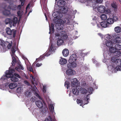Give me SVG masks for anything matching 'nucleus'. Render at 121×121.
I'll return each mask as SVG.
<instances>
[{
    "label": "nucleus",
    "mask_w": 121,
    "mask_h": 121,
    "mask_svg": "<svg viewBox=\"0 0 121 121\" xmlns=\"http://www.w3.org/2000/svg\"><path fill=\"white\" fill-rule=\"evenodd\" d=\"M14 69H10L9 68V70H7L5 72V75H4L1 78V79L3 81L7 80V78H10L12 81L13 82H17L18 80V78H20L21 77L18 74L14 73V75L13 73L15 72Z\"/></svg>",
    "instance_id": "nucleus-1"
},
{
    "label": "nucleus",
    "mask_w": 121,
    "mask_h": 121,
    "mask_svg": "<svg viewBox=\"0 0 121 121\" xmlns=\"http://www.w3.org/2000/svg\"><path fill=\"white\" fill-rule=\"evenodd\" d=\"M53 17L56 19H54L53 20V22L56 24H57L58 23H59L58 22V20L60 19L62 16V13H60L58 12H54L52 14Z\"/></svg>",
    "instance_id": "nucleus-2"
},
{
    "label": "nucleus",
    "mask_w": 121,
    "mask_h": 121,
    "mask_svg": "<svg viewBox=\"0 0 121 121\" xmlns=\"http://www.w3.org/2000/svg\"><path fill=\"white\" fill-rule=\"evenodd\" d=\"M5 30L6 33L8 35H12L13 37H15L16 32V30L14 29L11 30L9 27H7L6 28Z\"/></svg>",
    "instance_id": "nucleus-3"
},
{
    "label": "nucleus",
    "mask_w": 121,
    "mask_h": 121,
    "mask_svg": "<svg viewBox=\"0 0 121 121\" xmlns=\"http://www.w3.org/2000/svg\"><path fill=\"white\" fill-rule=\"evenodd\" d=\"M56 37H58L60 38V37L61 39H66L68 38V36L66 33L64 31H61L60 34L58 33H56L55 34Z\"/></svg>",
    "instance_id": "nucleus-4"
},
{
    "label": "nucleus",
    "mask_w": 121,
    "mask_h": 121,
    "mask_svg": "<svg viewBox=\"0 0 121 121\" xmlns=\"http://www.w3.org/2000/svg\"><path fill=\"white\" fill-rule=\"evenodd\" d=\"M111 60L117 65H121V59H117L112 57L111 58Z\"/></svg>",
    "instance_id": "nucleus-5"
},
{
    "label": "nucleus",
    "mask_w": 121,
    "mask_h": 121,
    "mask_svg": "<svg viewBox=\"0 0 121 121\" xmlns=\"http://www.w3.org/2000/svg\"><path fill=\"white\" fill-rule=\"evenodd\" d=\"M78 58V57H77L76 54H73L71 55L69 58V62H75V61L77 60Z\"/></svg>",
    "instance_id": "nucleus-6"
},
{
    "label": "nucleus",
    "mask_w": 121,
    "mask_h": 121,
    "mask_svg": "<svg viewBox=\"0 0 121 121\" xmlns=\"http://www.w3.org/2000/svg\"><path fill=\"white\" fill-rule=\"evenodd\" d=\"M71 85L73 87H76L78 85V81L77 79L76 78H74L71 79Z\"/></svg>",
    "instance_id": "nucleus-7"
},
{
    "label": "nucleus",
    "mask_w": 121,
    "mask_h": 121,
    "mask_svg": "<svg viewBox=\"0 0 121 121\" xmlns=\"http://www.w3.org/2000/svg\"><path fill=\"white\" fill-rule=\"evenodd\" d=\"M75 71L72 69H68L66 71V74L69 76H70L74 75L75 73Z\"/></svg>",
    "instance_id": "nucleus-8"
},
{
    "label": "nucleus",
    "mask_w": 121,
    "mask_h": 121,
    "mask_svg": "<svg viewBox=\"0 0 121 121\" xmlns=\"http://www.w3.org/2000/svg\"><path fill=\"white\" fill-rule=\"evenodd\" d=\"M67 65V67L68 68L73 69L77 66V64L76 62H69Z\"/></svg>",
    "instance_id": "nucleus-9"
},
{
    "label": "nucleus",
    "mask_w": 121,
    "mask_h": 121,
    "mask_svg": "<svg viewBox=\"0 0 121 121\" xmlns=\"http://www.w3.org/2000/svg\"><path fill=\"white\" fill-rule=\"evenodd\" d=\"M97 9L98 11L101 13L105 12L106 9L105 7L103 5H100L99 6Z\"/></svg>",
    "instance_id": "nucleus-10"
},
{
    "label": "nucleus",
    "mask_w": 121,
    "mask_h": 121,
    "mask_svg": "<svg viewBox=\"0 0 121 121\" xmlns=\"http://www.w3.org/2000/svg\"><path fill=\"white\" fill-rule=\"evenodd\" d=\"M66 2L63 0H59L57 2V6L59 7H63L65 4Z\"/></svg>",
    "instance_id": "nucleus-11"
},
{
    "label": "nucleus",
    "mask_w": 121,
    "mask_h": 121,
    "mask_svg": "<svg viewBox=\"0 0 121 121\" xmlns=\"http://www.w3.org/2000/svg\"><path fill=\"white\" fill-rule=\"evenodd\" d=\"M112 40L114 44L116 43H120L121 42V38L119 36L115 39H112Z\"/></svg>",
    "instance_id": "nucleus-12"
},
{
    "label": "nucleus",
    "mask_w": 121,
    "mask_h": 121,
    "mask_svg": "<svg viewBox=\"0 0 121 121\" xmlns=\"http://www.w3.org/2000/svg\"><path fill=\"white\" fill-rule=\"evenodd\" d=\"M112 41L109 40L106 41V46L110 48L113 45V41L112 39Z\"/></svg>",
    "instance_id": "nucleus-13"
},
{
    "label": "nucleus",
    "mask_w": 121,
    "mask_h": 121,
    "mask_svg": "<svg viewBox=\"0 0 121 121\" xmlns=\"http://www.w3.org/2000/svg\"><path fill=\"white\" fill-rule=\"evenodd\" d=\"M35 103L37 106L39 108H41L43 107V104L41 101L38 100L36 101Z\"/></svg>",
    "instance_id": "nucleus-14"
},
{
    "label": "nucleus",
    "mask_w": 121,
    "mask_h": 121,
    "mask_svg": "<svg viewBox=\"0 0 121 121\" xmlns=\"http://www.w3.org/2000/svg\"><path fill=\"white\" fill-rule=\"evenodd\" d=\"M59 62V63L60 64L64 65L66 63L67 60L65 59L60 57Z\"/></svg>",
    "instance_id": "nucleus-15"
},
{
    "label": "nucleus",
    "mask_w": 121,
    "mask_h": 121,
    "mask_svg": "<svg viewBox=\"0 0 121 121\" xmlns=\"http://www.w3.org/2000/svg\"><path fill=\"white\" fill-rule=\"evenodd\" d=\"M108 22L106 21H104L101 22V25L102 27L106 28L109 27L108 25Z\"/></svg>",
    "instance_id": "nucleus-16"
},
{
    "label": "nucleus",
    "mask_w": 121,
    "mask_h": 121,
    "mask_svg": "<svg viewBox=\"0 0 121 121\" xmlns=\"http://www.w3.org/2000/svg\"><path fill=\"white\" fill-rule=\"evenodd\" d=\"M106 21L108 22V25L109 26H110V25L113 24L114 22L113 18L110 17Z\"/></svg>",
    "instance_id": "nucleus-17"
},
{
    "label": "nucleus",
    "mask_w": 121,
    "mask_h": 121,
    "mask_svg": "<svg viewBox=\"0 0 121 121\" xmlns=\"http://www.w3.org/2000/svg\"><path fill=\"white\" fill-rule=\"evenodd\" d=\"M58 39L57 41V44L58 45H62L64 42L63 40H65L66 39H61V38H58Z\"/></svg>",
    "instance_id": "nucleus-18"
},
{
    "label": "nucleus",
    "mask_w": 121,
    "mask_h": 121,
    "mask_svg": "<svg viewBox=\"0 0 121 121\" xmlns=\"http://www.w3.org/2000/svg\"><path fill=\"white\" fill-rule=\"evenodd\" d=\"M69 51L67 49H65L62 51V53L64 56H67L69 54Z\"/></svg>",
    "instance_id": "nucleus-19"
},
{
    "label": "nucleus",
    "mask_w": 121,
    "mask_h": 121,
    "mask_svg": "<svg viewBox=\"0 0 121 121\" xmlns=\"http://www.w3.org/2000/svg\"><path fill=\"white\" fill-rule=\"evenodd\" d=\"M114 55L113 57L117 59L118 57H119L121 56V52L120 51H116L115 53H114Z\"/></svg>",
    "instance_id": "nucleus-20"
},
{
    "label": "nucleus",
    "mask_w": 121,
    "mask_h": 121,
    "mask_svg": "<svg viewBox=\"0 0 121 121\" xmlns=\"http://www.w3.org/2000/svg\"><path fill=\"white\" fill-rule=\"evenodd\" d=\"M56 26L57 29L59 30H62L64 27L63 25L60 23H58L57 24H56Z\"/></svg>",
    "instance_id": "nucleus-21"
},
{
    "label": "nucleus",
    "mask_w": 121,
    "mask_h": 121,
    "mask_svg": "<svg viewBox=\"0 0 121 121\" xmlns=\"http://www.w3.org/2000/svg\"><path fill=\"white\" fill-rule=\"evenodd\" d=\"M73 93L74 95H78L79 94V92L78 90L76 88H74L72 89Z\"/></svg>",
    "instance_id": "nucleus-22"
},
{
    "label": "nucleus",
    "mask_w": 121,
    "mask_h": 121,
    "mask_svg": "<svg viewBox=\"0 0 121 121\" xmlns=\"http://www.w3.org/2000/svg\"><path fill=\"white\" fill-rule=\"evenodd\" d=\"M114 30L117 33H120L121 32V28L119 26L116 27L114 28Z\"/></svg>",
    "instance_id": "nucleus-23"
},
{
    "label": "nucleus",
    "mask_w": 121,
    "mask_h": 121,
    "mask_svg": "<svg viewBox=\"0 0 121 121\" xmlns=\"http://www.w3.org/2000/svg\"><path fill=\"white\" fill-rule=\"evenodd\" d=\"M61 8L60 9V13H62L64 14H65L67 13L68 11L67 9L65 7H61Z\"/></svg>",
    "instance_id": "nucleus-24"
},
{
    "label": "nucleus",
    "mask_w": 121,
    "mask_h": 121,
    "mask_svg": "<svg viewBox=\"0 0 121 121\" xmlns=\"http://www.w3.org/2000/svg\"><path fill=\"white\" fill-rule=\"evenodd\" d=\"M2 13L3 15L6 16H9L11 14L10 11L6 10L3 11Z\"/></svg>",
    "instance_id": "nucleus-25"
},
{
    "label": "nucleus",
    "mask_w": 121,
    "mask_h": 121,
    "mask_svg": "<svg viewBox=\"0 0 121 121\" xmlns=\"http://www.w3.org/2000/svg\"><path fill=\"white\" fill-rule=\"evenodd\" d=\"M49 34H51L52 31V33H54V25L52 23L51 24V27L50 26H49Z\"/></svg>",
    "instance_id": "nucleus-26"
},
{
    "label": "nucleus",
    "mask_w": 121,
    "mask_h": 121,
    "mask_svg": "<svg viewBox=\"0 0 121 121\" xmlns=\"http://www.w3.org/2000/svg\"><path fill=\"white\" fill-rule=\"evenodd\" d=\"M17 86V84L15 83H10L9 85V88L12 89H13Z\"/></svg>",
    "instance_id": "nucleus-27"
},
{
    "label": "nucleus",
    "mask_w": 121,
    "mask_h": 121,
    "mask_svg": "<svg viewBox=\"0 0 121 121\" xmlns=\"http://www.w3.org/2000/svg\"><path fill=\"white\" fill-rule=\"evenodd\" d=\"M70 20L69 18H65L64 21V22L67 25H70Z\"/></svg>",
    "instance_id": "nucleus-28"
},
{
    "label": "nucleus",
    "mask_w": 121,
    "mask_h": 121,
    "mask_svg": "<svg viewBox=\"0 0 121 121\" xmlns=\"http://www.w3.org/2000/svg\"><path fill=\"white\" fill-rule=\"evenodd\" d=\"M15 69L17 71H19V70L20 69L22 70H23L24 69V68L21 64H19L18 66L16 67Z\"/></svg>",
    "instance_id": "nucleus-29"
},
{
    "label": "nucleus",
    "mask_w": 121,
    "mask_h": 121,
    "mask_svg": "<svg viewBox=\"0 0 121 121\" xmlns=\"http://www.w3.org/2000/svg\"><path fill=\"white\" fill-rule=\"evenodd\" d=\"M109 51L110 52L114 53L116 51V50L115 47L112 46L109 48Z\"/></svg>",
    "instance_id": "nucleus-30"
},
{
    "label": "nucleus",
    "mask_w": 121,
    "mask_h": 121,
    "mask_svg": "<svg viewBox=\"0 0 121 121\" xmlns=\"http://www.w3.org/2000/svg\"><path fill=\"white\" fill-rule=\"evenodd\" d=\"M115 48L116 51L120 50L121 49V45L117 44L115 46Z\"/></svg>",
    "instance_id": "nucleus-31"
},
{
    "label": "nucleus",
    "mask_w": 121,
    "mask_h": 121,
    "mask_svg": "<svg viewBox=\"0 0 121 121\" xmlns=\"http://www.w3.org/2000/svg\"><path fill=\"white\" fill-rule=\"evenodd\" d=\"M17 18L16 17H14L12 20L13 24H16L17 23Z\"/></svg>",
    "instance_id": "nucleus-32"
},
{
    "label": "nucleus",
    "mask_w": 121,
    "mask_h": 121,
    "mask_svg": "<svg viewBox=\"0 0 121 121\" xmlns=\"http://www.w3.org/2000/svg\"><path fill=\"white\" fill-rule=\"evenodd\" d=\"M49 109L51 112H53L54 111V107L53 105L51 104L49 106Z\"/></svg>",
    "instance_id": "nucleus-33"
},
{
    "label": "nucleus",
    "mask_w": 121,
    "mask_h": 121,
    "mask_svg": "<svg viewBox=\"0 0 121 121\" xmlns=\"http://www.w3.org/2000/svg\"><path fill=\"white\" fill-rule=\"evenodd\" d=\"M100 17L101 19L103 20H106L107 18L106 15L104 14H102L101 16Z\"/></svg>",
    "instance_id": "nucleus-34"
},
{
    "label": "nucleus",
    "mask_w": 121,
    "mask_h": 121,
    "mask_svg": "<svg viewBox=\"0 0 121 121\" xmlns=\"http://www.w3.org/2000/svg\"><path fill=\"white\" fill-rule=\"evenodd\" d=\"M11 51L13 55H14L16 51V47H13L11 48Z\"/></svg>",
    "instance_id": "nucleus-35"
},
{
    "label": "nucleus",
    "mask_w": 121,
    "mask_h": 121,
    "mask_svg": "<svg viewBox=\"0 0 121 121\" xmlns=\"http://www.w3.org/2000/svg\"><path fill=\"white\" fill-rule=\"evenodd\" d=\"M87 92V91L86 89L85 88H82L81 90V93L82 94H86Z\"/></svg>",
    "instance_id": "nucleus-36"
},
{
    "label": "nucleus",
    "mask_w": 121,
    "mask_h": 121,
    "mask_svg": "<svg viewBox=\"0 0 121 121\" xmlns=\"http://www.w3.org/2000/svg\"><path fill=\"white\" fill-rule=\"evenodd\" d=\"M16 61L15 58L13 57V60L12 63V66H14L15 65V64L16 63Z\"/></svg>",
    "instance_id": "nucleus-37"
},
{
    "label": "nucleus",
    "mask_w": 121,
    "mask_h": 121,
    "mask_svg": "<svg viewBox=\"0 0 121 121\" xmlns=\"http://www.w3.org/2000/svg\"><path fill=\"white\" fill-rule=\"evenodd\" d=\"M77 102L78 104H80V105H82L83 104V101L81 99H77Z\"/></svg>",
    "instance_id": "nucleus-38"
},
{
    "label": "nucleus",
    "mask_w": 121,
    "mask_h": 121,
    "mask_svg": "<svg viewBox=\"0 0 121 121\" xmlns=\"http://www.w3.org/2000/svg\"><path fill=\"white\" fill-rule=\"evenodd\" d=\"M52 121V117L50 116H49L48 118H45L44 121Z\"/></svg>",
    "instance_id": "nucleus-39"
},
{
    "label": "nucleus",
    "mask_w": 121,
    "mask_h": 121,
    "mask_svg": "<svg viewBox=\"0 0 121 121\" xmlns=\"http://www.w3.org/2000/svg\"><path fill=\"white\" fill-rule=\"evenodd\" d=\"M111 6L113 8L117 9V6L116 5V4L114 3H113L111 4Z\"/></svg>",
    "instance_id": "nucleus-40"
},
{
    "label": "nucleus",
    "mask_w": 121,
    "mask_h": 121,
    "mask_svg": "<svg viewBox=\"0 0 121 121\" xmlns=\"http://www.w3.org/2000/svg\"><path fill=\"white\" fill-rule=\"evenodd\" d=\"M106 38L108 39H110L112 38L111 35L109 34H107L106 35Z\"/></svg>",
    "instance_id": "nucleus-41"
},
{
    "label": "nucleus",
    "mask_w": 121,
    "mask_h": 121,
    "mask_svg": "<svg viewBox=\"0 0 121 121\" xmlns=\"http://www.w3.org/2000/svg\"><path fill=\"white\" fill-rule=\"evenodd\" d=\"M10 21V19L9 18H7L6 19L5 21V23L7 24H9Z\"/></svg>",
    "instance_id": "nucleus-42"
},
{
    "label": "nucleus",
    "mask_w": 121,
    "mask_h": 121,
    "mask_svg": "<svg viewBox=\"0 0 121 121\" xmlns=\"http://www.w3.org/2000/svg\"><path fill=\"white\" fill-rule=\"evenodd\" d=\"M112 18L114 21V20H115V21L117 20L118 19L117 17L115 15H113V16Z\"/></svg>",
    "instance_id": "nucleus-43"
},
{
    "label": "nucleus",
    "mask_w": 121,
    "mask_h": 121,
    "mask_svg": "<svg viewBox=\"0 0 121 121\" xmlns=\"http://www.w3.org/2000/svg\"><path fill=\"white\" fill-rule=\"evenodd\" d=\"M12 45V42H11V43H9V44H8L7 47L8 49H10Z\"/></svg>",
    "instance_id": "nucleus-44"
},
{
    "label": "nucleus",
    "mask_w": 121,
    "mask_h": 121,
    "mask_svg": "<svg viewBox=\"0 0 121 121\" xmlns=\"http://www.w3.org/2000/svg\"><path fill=\"white\" fill-rule=\"evenodd\" d=\"M116 68L117 71L120 70L121 69V65H117L116 66Z\"/></svg>",
    "instance_id": "nucleus-45"
},
{
    "label": "nucleus",
    "mask_w": 121,
    "mask_h": 121,
    "mask_svg": "<svg viewBox=\"0 0 121 121\" xmlns=\"http://www.w3.org/2000/svg\"><path fill=\"white\" fill-rule=\"evenodd\" d=\"M65 85L66 87H67V88L69 85V84L68 81H66L65 83Z\"/></svg>",
    "instance_id": "nucleus-46"
},
{
    "label": "nucleus",
    "mask_w": 121,
    "mask_h": 121,
    "mask_svg": "<svg viewBox=\"0 0 121 121\" xmlns=\"http://www.w3.org/2000/svg\"><path fill=\"white\" fill-rule=\"evenodd\" d=\"M111 36L113 38L115 39L118 36V35H117V34L116 35L115 33H114L112 34Z\"/></svg>",
    "instance_id": "nucleus-47"
},
{
    "label": "nucleus",
    "mask_w": 121,
    "mask_h": 121,
    "mask_svg": "<svg viewBox=\"0 0 121 121\" xmlns=\"http://www.w3.org/2000/svg\"><path fill=\"white\" fill-rule=\"evenodd\" d=\"M28 69L30 71L33 72L31 66H29L28 67Z\"/></svg>",
    "instance_id": "nucleus-48"
},
{
    "label": "nucleus",
    "mask_w": 121,
    "mask_h": 121,
    "mask_svg": "<svg viewBox=\"0 0 121 121\" xmlns=\"http://www.w3.org/2000/svg\"><path fill=\"white\" fill-rule=\"evenodd\" d=\"M44 56H40L39 58H38L36 59L37 60H38V61H41L42 60V59L44 57Z\"/></svg>",
    "instance_id": "nucleus-49"
},
{
    "label": "nucleus",
    "mask_w": 121,
    "mask_h": 121,
    "mask_svg": "<svg viewBox=\"0 0 121 121\" xmlns=\"http://www.w3.org/2000/svg\"><path fill=\"white\" fill-rule=\"evenodd\" d=\"M53 46L52 45L49 48V50L50 52H52L53 51Z\"/></svg>",
    "instance_id": "nucleus-50"
},
{
    "label": "nucleus",
    "mask_w": 121,
    "mask_h": 121,
    "mask_svg": "<svg viewBox=\"0 0 121 121\" xmlns=\"http://www.w3.org/2000/svg\"><path fill=\"white\" fill-rule=\"evenodd\" d=\"M24 82V83L28 86H29L30 85L29 83L27 80H25Z\"/></svg>",
    "instance_id": "nucleus-51"
},
{
    "label": "nucleus",
    "mask_w": 121,
    "mask_h": 121,
    "mask_svg": "<svg viewBox=\"0 0 121 121\" xmlns=\"http://www.w3.org/2000/svg\"><path fill=\"white\" fill-rule=\"evenodd\" d=\"M42 65L41 63L40 64L39 63H37L35 67H39L41 66Z\"/></svg>",
    "instance_id": "nucleus-52"
},
{
    "label": "nucleus",
    "mask_w": 121,
    "mask_h": 121,
    "mask_svg": "<svg viewBox=\"0 0 121 121\" xmlns=\"http://www.w3.org/2000/svg\"><path fill=\"white\" fill-rule=\"evenodd\" d=\"M97 3H100L102 2L103 0H95Z\"/></svg>",
    "instance_id": "nucleus-53"
},
{
    "label": "nucleus",
    "mask_w": 121,
    "mask_h": 121,
    "mask_svg": "<svg viewBox=\"0 0 121 121\" xmlns=\"http://www.w3.org/2000/svg\"><path fill=\"white\" fill-rule=\"evenodd\" d=\"M37 95H36L37 97L40 100H42V98L41 96L38 94L37 93Z\"/></svg>",
    "instance_id": "nucleus-54"
},
{
    "label": "nucleus",
    "mask_w": 121,
    "mask_h": 121,
    "mask_svg": "<svg viewBox=\"0 0 121 121\" xmlns=\"http://www.w3.org/2000/svg\"><path fill=\"white\" fill-rule=\"evenodd\" d=\"M97 26L98 28H100L101 26V22L100 23H99V24H97Z\"/></svg>",
    "instance_id": "nucleus-55"
},
{
    "label": "nucleus",
    "mask_w": 121,
    "mask_h": 121,
    "mask_svg": "<svg viewBox=\"0 0 121 121\" xmlns=\"http://www.w3.org/2000/svg\"><path fill=\"white\" fill-rule=\"evenodd\" d=\"M46 112V108H43V110H42V112L44 113Z\"/></svg>",
    "instance_id": "nucleus-56"
},
{
    "label": "nucleus",
    "mask_w": 121,
    "mask_h": 121,
    "mask_svg": "<svg viewBox=\"0 0 121 121\" xmlns=\"http://www.w3.org/2000/svg\"><path fill=\"white\" fill-rule=\"evenodd\" d=\"M17 14L18 16H19L21 14V11L20 10H18L17 12Z\"/></svg>",
    "instance_id": "nucleus-57"
},
{
    "label": "nucleus",
    "mask_w": 121,
    "mask_h": 121,
    "mask_svg": "<svg viewBox=\"0 0 121 121\" xmlns=\"http://www.w3.org/2000/svg\"><path fill=\"white\" fill-rule=\"evenodd\" d=\"M1 45L3 47H4L5 46L4 43H3L2 42H1Z\"/></svg>",
    "instance_id": "nucleus-58"
},
{
    "label": "nucleus",
    "mask_w": 121,
    "mask_h": 121,
    "mask_svg": "<svg viewBox=\"0 0 121 121\" xmlns=\"http://www.w3.org/2000/svg\"><path fill=\"white\" fill-rule=\"evenodd\" d=\"M21 7V5H18L17 7V8L19 10H20Z\"/></svg>",
    "instance_id": "nucleus-59"
},
{
    "label": "nucleus",
    "mask_w": 121,
    "mask_h": 121,
    "mask_svg": "<svg viewBox=\"0 0 121 121\" xmlns=\"http://www.w3.org/2000/svg\"><path fill=\"white\" fill-rule=\"evenodd\" d=\"M93 89L92 88H89L88 91H90V92H92Z\"/></svg>",
    "instance_id": "nucleus-60"
},
{
    "label": "nucleus",
    "mask_w": 121,
    "mask_h": 121,
    "mask_svg": "<svg viewBox=\"0 0 121 121\" xmlns=\"http://www.w3.org/2000/svg\"><path fill=\"white\" fill-rule=\"evenodd\" d=\"M46 88H45V87L43 86V92H46V90L45 89Z\"/></svg>",
    "instance_id": "nucleus-61"
},
{
    "label": "nucleus",
    "mask_w": 121,
    "mask_h": 121,
    "mask_svg": "<svg viewBox=\"0 0 121 121\" xmlns=\"http://www.w3.org/2000/svg\"><path fill=\"white\" fill-rule=\"evenodd\" d=\"M30 100L33 102H34L35 100V99H34L33 97H32L30 99Z\"/></svg>",
    "instance_id": "nucleus-62"
},
{
    "label": "nucleus",
    "mask_w": 121,
    "mask_h": 121,
    "mask_svg": "<svg viewBox=\"0 0 121 121\" xmlns=\"http://www.w3.org/2000/svg\"><path fill=\"white\" fill-rule=\"evenodd\" d=\"M33 88L34 89V90H36V89H37L36 86H33Z\"/></svg>",
    "instance_id": "nucleus-63"
},
{
    "label": "nucleus",
    "mask_w": 121,
    "mask_h": 121,
    "mask_svg": "<svg viewBox=\"0 0 121 121\" xmlns=\"http://www.w3.org/2000/svg\"><path fill=\"white\" fill-rule=\"evenodd\" d=\"M21 5L22 6H23L24 5V3L23 2H22V1H21Z\"/></svg>",
    "instance_id": "nucleus-64"
}]
</instances>
